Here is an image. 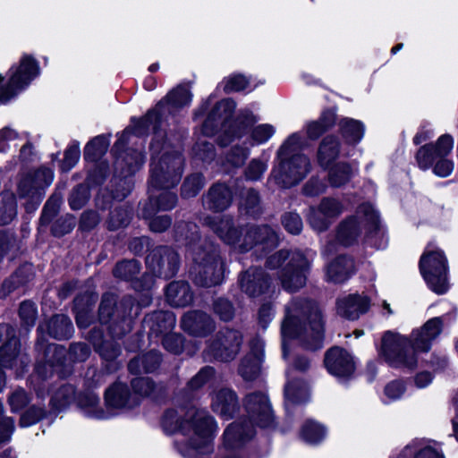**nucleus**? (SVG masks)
Wrapping results in <instances>:
<instances>
[{"label":"nucleus","mask_w":458,"mask_h":458,"mask_svg":"<svg viewBox=\"0 0 458 458\" xmlns=\"http://www.w3.org/2000/svg\"><path fill=\"white\" fill-rule=\"evenodd\" d=\"M162 427L166 433L178 432L175 445L186 457L208 451L216 431V424L208 411L194 407L187 411L183 409L166 411Z\"/></svg>","instance_id":"obj_1"},{"label":"nucleus","mask_w":458,"mask_h":458,"mask_svg":"<svg viewBox=\"0 0 458 458\" xmlns=\"http://www.w3.org/2000/svg\"><path fill=\"white\" fill-rule=\"evenodd\" d=\"M441 329L440 318H434L420 330L414 331L411 340L398 333L387 331L382 337L380 354L392 367L414 369L417 365L416 352H428Z\"/></svg>","instance_id":"obj_2"},{"label":"nucleus","mask_w":458,"mask_h":458,"mask_svg":"<svg viewBox=\"0 0 458 458\" xmlns=\"http://www.w3.org/2000/svg\"><path fill=\"white\" fill-rule=\"evenodd\" d=\"M324 326L321 311L316 302L305 299H293L285 306L282 323V349L286 356V341L300 338L308 348L321 347Z\"/></svg>","instance_id":"obj_3"},{"label":"nucleus","mask_w":458,"mask_h":458,"mask_svg":"<svg viewBox=\"0 0 458 458\" xmlns=\"http://www.w3.org/2000/svg\"><path fill=\"white\" fill-rule=\"evenodd\" d=\"M175 236L178 242L186 241L189 244L188 255L194 262L191 270L194 282L206 287L220 284L224 277V263L214 244L195 242L198 239L197 225L181 223L176 226Z\"/></svg>","instance_id":"obj_4"},{"label":"nucleus","mask_w":458,"mask_h":458,"mask_svg":"<svg viewBox=\"0 0 458 458\" xmlns=\"http://www.w3.org/2000/svg\"><path fill=\"white\" fill-rule=\"evenodd\" d=\"M206 223L225 243L240 251H248L253 247L263 250L278 243L276 233L267 225H248L239 232L230 216L221 215L207 217Z\"/></svg>","instance_id":"obj_5"},{"label":"nucleus","mask_w":458,"mask_h":458,"mask_svg":"<svg viewBox=\"0 0 458 458\" xmlns=\"http://www.w3.org/2000/svg\"><path fill=\"white\" fill-rule=\"evenodd\" d=\"M183 159L179 152L163 155L156 162L153 157L151 164V175L149 181V203L156 202L158 209L169 210L175 207L177 197L174 193L165 191L159 195L155 191L169 189L176 185L182 177Z\"/></svg>","instance_id":"obj_6"},{"label":"nucleus","mask_w":458,"mask_h":458,"mask_svg":"<svg viewBox=\"0 0 458 458\" xmlns=\"http://www.w3.org/2000/svg\"><path fill=\"white\" fill-rule=\"evenodd\" d=\"M303 140L299 133H293L278 150L281 159L279 165L272 171L276 183L283 187H291L299 183L310 173L311 165L309 157L294 153L302 148Z\"/></svg>","instance_id":"obj_7"},{"label":"nucleus","mask_w":458,"mask_h":458,"mask_svg":"<svg viewBox=\"0 0 458 458\" xmlns=\"http://www.w3.org/2000/svg\"><path fill=\"white\" fill-rule=\"evenodd\" d=\"M267 267L271 269L281 267L279 278L283 288L289 292H295L306 284L310 261L299 250H282L267 259Z\"/></svg>","instance_id":"obj_8"},{"label":"nucleus","mask_w":458,"mask_h":458,"mask_svg":"<svg viewBox=\"0 0 458 458\" xmlns=\"http://www.w3.org/2000/svg\"><path fill=\"white\" fill-rule=\"evenodd\" d=\"M0 392L5 386V375L2 369H11L17 377L26 370L30 359L26 353L19 351V341L14 328L10 325L0 326Z\"/></svg>","instance_id":"obj_9"},{"label":"nucleus","mask_w":458,"mask_h":458,"mask_svg":"<svg viewBox=\"0 0 458 458\" xmlns=\"http://www.w3.org/2000/svg\"><path fill=\"white\" fill-rule=\"evenodd\" d=\"M379 227L377 213L369 204L360 205L354 216L343 221L337 232V239L344 245L352 244L360 235L361 229L366 228L369 232L376 231Z\"/></svg>","instance_id":"obj_10"},{"label":"nucleus","mask_w":458,"mask_h":458,"mask_svg":"<svg viewBox=\"0 0 458 458\" xmlns=\"http://www.w3.org/2000/svg\"><path fill=\"white\" fill-rule=\"evenodd\" d=\"M428 246L420 260V269L428 287L435 293L442 294L447 290L446 259L440 250Z\"/></svg>","instance_id":"obj_11"},{"label":"nucleus","mask_w":458,"mask_h":458,"mask_svg":"<svg viewBox=\"0 0 458 458\" xmlns=\"http://www.w3.org/2000/svg\"><path fill=\"white\" fill-rule=\"evenodd\" d=\"M38 63L30 55H24L18 67L10 69V78L5 87L0 88V102L7 103L24 89L38 75Z\"/></svg>","instance_id":"obj_12"},{"label":"nucleus","mask_w":458,"mask_h":458,"mask_svg":"<svg viewBox=\"0 0 458 458\" xmlns=\"http://www.w3.org/2000/svg\"><path fill=\"white\" fill-rule=\"evenodd\" d=\"M242 344V335L240 331L225 328L220 330L208 345L204 352L207 360L229 361L238 354Z\"/></svg>","instance_id":"obj_13"},{"label":"nucleus","mask_w":458,"mask_h":458,"mask_svg":"<svg viewBox=\"0 0 458 458\" xmlns=\"http://www.w3.org/2000/svg\"><path fill=\"white\" fill-rule=\"evenodd\" d=\"M344 203L336 198L325 197L309 208L307 222L317 232H324L344 212Z\"/></svg>","instance_id":"obj_14"},{"label":"nucleus","mask_w":458,"mask_h":458,"mask_svg":"<svg viewBox=\"0 0 458 458\" xmlns=\"http://www.w3.org/2000/svg\"><path fill=\"white\" fill-rule=\"evenodd\" d=\"M191 101V94L187 88L178 87L170 91L165 99L160 101L157 106L148 112V114L140 119L136 124V133H145L150 127L154 131L157 129V123L159 120L161 108L165 104L170 105L173 107H182Z\"/></svg>","instance_id":"obj_15"},{"label":"nucleus","mask_w":458,"mask_h":458,"mask_svg":"<svg viewBox=\"0 0 458 458\" xmlns=\"http://www.w3.org/2000/svg\"><path fill=\"white\" fill-rule=\"evenodd\" d=\"M148 267L157 276L169 279L173 277L179 267L178 254L170 248L158 247L146 258Z\"/></svg>","instance_id":"obj_16"},{"label":"nucleus","mask_w":458,"mask_h":458,"mask_svg":"<svg viewBox=\"0 0 458 458\" xmlns=\"http://www.w3.org/2000/svg\"><path fill=\"white\" fill-rule=\"evenodd\" d=\"M238 283L242 293L250 298H256L270 292V276L259 267H250L239 276Z\"/></svg>","instance_id":"obj_17"},{"label":"nucleus","mask_w":458,"mask_h":458,"mask_svg":"<svg viewBox=\"0 0 458 458\" xmlns=\"http://www.w3.org/2000/svg\"><path fill=\"white\" fill-rule=\"evenodd\" d=\"M324 362L327 371L336 377H349L355 370L352 356L338 346L326 352Z\"/></svg>","instance_id":"obj_18"},{"label":"nucleus","mask_w":458,"mask_h":458,"mask_svg":"<svg viewBox=\"0 0 458 458\" xmlns=\"http://www.w3.org/2000/svg\"><path fill=\"white\" fill-rule=\"evenodd\" d=\"M250 352L239 367V374L246 381H252L259 376L264 358V343L260 338L253 339L250 343Z\"/></svg>","instance_id":"obj_19"},{"label":"nucleus","mask_w":458,"mask_h":458,"mask_svg":"<svg viewBox=\"0 0 458 458\" xmlns=\"http://www.w3.org/2000/svg\"><path fill=\"white\" fill-rule=\"evenodd\" d=\"M54 174L49 168H41L33 174L22 178L18 185V194L21 198L31 197L39 199L41 190L47 187L53 181Z\"/></svg>","instance_id":"obj_20"},{"label":"nucleus","mask_w":458,"mask_h":458,"mask_svg":"<svg viewBox=\"0 0 458 458\" xmlns=\"http://www.w3.org/2000/svg\"><path fill=\"white\" fill-rule=\"evenodd\" d=\"M144 161L145 156L139 150H131L124 157L117 158L115 162V169L118 170L121 168L120 175L124 177L121 182L123 185H126V188L122 193L116 191L114 196L115 199H122L131 191V179H127V177L135 173V171L143 165Z\"/></svg>","instance_id":"obj_21"},{"label":"nucleus","mask_w":458,"mask_h":458,"mask_svg":"<svg viewBox=\"0 0 458 458\" xmlns=\"http://www.w3.org/2000/svg\"><path fill=\"white\" fill-rule=\"evenodd\" d=\"M181 325L184 331L195 336H206L215 329L211 318L196 310L187 312L182 318Z\"/></svg>","instance_id":"obj_22"},{"label":"nucleus","mask_w":458,"mask_h":458,"mask_svg":"<svg viewBox=\"0 0 458 458\" xmlns=\"http://www.w3.org/2000/svg\"><path fill=\"white\" fill-rule=\"evenodd\" d=\"M106 403L108 407L122 409L132 408L139 404V397L129 393L126 385L114 383L106 391Z\"/></svg>","instance_id":"obj_23"},{"label":"nucleus","mask_w":458,"mask_h":458,"mask_svg":"<svg viewBox=\"0 0 458 458\" xmlns=\"http://www.w3.org/2000/svg\"><path fill=\"white\" fill-rule=\"evenodd\" d=\"M369 307V300L367 296L350 294L337 301V312L348 319H357L365 313Z\"/></svg>","instance_id":"obj_24"},{"label":"nucleus","mask_w":458,"mask_h":458,"mask_svg":"<svg viewBox=\"0 0 458 458\" xmlns=\"http://www.w3.org/2000/svg\"><path fill=\"white\" fill-rule=\"evenodd\" d=\"M212 409L225 419H230L238 408L236 394L230 389L223 388L212 397Z\"/></svg>","instance_id":"obj_25"},{"label":"nucleus","mask_w":458,"mask_h":458,"mask_svg":"<svg viewBox=\"0 0 458 458\" xmlns=\"http://www.w3.org/2000/svg\"><path fill=\"white\" fill-rule=\"evenodd\" d=\"M144 323L149 328L152 335L167 334L175 326V316L171 311H157L148 316Z\"/></svg>","instance_id":"obj_26"},{"label":"nucleus","mask_w":458,"mask_h":458,"mask_svg":"<svg viewBox=\"0 0 458 458\" xmlns=\"http://www.w3.org/2000/svg\"><path fill=\"white\" fill-rule=\"evenodd\" d=\"M354 271L353 260L345 256H339L327 268V278L334 283H343Z\"/></svg>","instance_id":"obj_27"},{"label":"nucleus","mask_w":458,"mask_h":458,"mask_svg":"<svg viewBox=\"0 0 458 458\" xmlns=\"http://www.w3.org/2000/svg\"><path fill=\"white\" fill-rule=\"evenodd\" d=\"M232 193L225 184H216L208 191L205 198V206L214 211L225 209L231 203Z\"/></svg>","instance_id":"obj_28"},{"label":"nucleus","mask_w":458,"mask_h":458,"mask_svg":"<svg viewBox=\"0 0 458 458\" xmlns=\"http://www.w3.org/2000/svg\"><path fill=\"white\" fill-rule=\"evenodd\" d=\"M167 301L175 307H184L192 301V293L185 282H173L166 288Z\"/></svg>","instance_id":"obj_29"},{"label":"nucleus","mask_w":458,"mask_h":458,"mask_svg":"<svg viewBox=\"0 0 458 458\" xmlns=\"http://www.w3.org/2000/svg\"><path fill=\"white\" fill-rule=\"evenodd\" d=\"M340 154V142L335 136L325 137L318 149V162L321 166H327L335 161Z\"/></svg>","instance_id":"obj_30"},{"label":"nucleus","mask_w":458,"mask_h":458,"mask_svg":"<svg viewBox=\"0 0 458 458\" xmlns=\"http://www.w3.org/2000/svg\"><path fill=\"white\" fill-rule=\"evenodd\" d=\"M161 361L159 352L151 351L147 354L131 360L128 365L129 370L133 374L141 372H153L157 369Z\"/></svg>","instance_id":"obj_31"},{"label":"nucleus","mask_w":458,"mask_h":458,"mask_svg":"<svg viewBox=\"0 0 458 458\" xmlns=\"http://www.w3.org/2000/svg\"><path fill=\"white\" fill-rule=\"evenodd\" d=\"M335 123V114L333 111L327 110L322 113L317 121L306 124V133L309 139L317 140L324 132L329 130Z\"/></svg>","instance_id":"obj_32"},{"label":"nucleus","mask_w":458,"mask_h":458,"mask_svg":"<svg viewBox=\"0 0 458 458\" xmlns=\"http://www.w3.org/2000/svg\"><path fill=\"white\" fill-rule=\"evenodd\" d=\"M78 403L81 410L88 417L95 419H106L109 417L108 413L99 408V398L94 393L90 392L80 395Z\"/></svg>","instance_id":"obj_33"},{"label":"nucleus","mask_w":458,"mask_h":458,"mask_svg":"<svg viewBox=\"0 0 458 458\" xmlns=\"http://www.w3.org/2000/svg\"><path fill=\"white\" fill-rule=\"evenodd\" d=\"M47 328L48 334L55 339L69 338L72 333V324L70 318L63 314L52 317Z\"/></svg>","instance_id":"obj_34"},{"label":"nucleus","mask_w":458,"mask_h":458,"mask_svg":"<svg viewBox=\"0 0 458 458\" xmlns=\"http://www.w3.org/2000/svg\"><path fill=\"white\" fill-rule=\"evenodd\" d=\"M341 133L350 144H356L363 137L364 127L357 120L344 118L339 123Z\"/></svg>","instance_id":"obj_35"},{"label":"nucleus","mask_w":458,"mask_h":458,"mask_svg":"<svg viewBox=\"0 0 458 458\" xmlns=\"http://www.w3.org/2000/svg\"><path fill=\"white\" fill-rule=\"evenodd\" d=\"M16 216L15 196L13 193H4L0 201V225L9 224Z\"/></svg>","instance_id":"obj_36"},{"label":"nucleus","mask_w":458,"mask_h":458,"mask_svg":"<svg viewBox=\"0 0 458 458\" xmlns=\"http://www.w3.org/2000/svg\"><path fill=\"white\" fill-rule=\"evenodd\" d=\"M352 171L348 164L339 163L331 168L328 180L333 187H341L352 177Z\"/></svg>","instance_id":"obj_37"},{"label":"nucleus","mask_w":458,"mask_h":458,"mask_svg":"<svg viewBox=\"0 0 458 458\" xmlns=\"http://www.w3.org/2000/svg\"><path fill=\"white\" fill-rule=\"evenodd\" d=\"M308 394L307 385L300 380L288 383L284 388V395L286 400L292 403H300L305 400Z\"/></svg>","instance_id":"obj_38"},{"label":"nucleus","mask_w":458,"mask_h":458,"mask_svg":"<svg viewBox=\"0 0 458 458\" xmlns=\"http://www.w3.org/2000/svg\"><path fill=\"white\" fill-rule=\"evenodd\" d=\"M108 142L104 136H98L91 140L84 148V157L89 160H96L107 149Z\"/></svg>","instance_id":"obj_39"},{"label":"nucleus","mask_w":458,"mask_h":458,"mask_svg":"<svg viewBox=\"0 0 458 458\" xmlns=\"http://www.w3.org/2000/svg\"><path fill=\"white\" fill-rule=\"evenodd\" d=\"M140 268V263L136 259L122 261L115 266L114 276L121 279L131 280L139 274Z\"/></svg>","instance_id":"obj_40"},{"label":"nucleus","mask_w":458,"mask_h":458,"mask_svg":"<svg viewBox=\"0 0 458 458\" xmlns=\"http://www.w3.org/2000/svg\"><path fill=\"white\" fill-rule=\"evenodd\" d=\"M326 431L324 428L312 420H307L303 425L301 435L308 443L316 444L324 438Z\"/></svg>","instance_id":"obj_41"},{"label":"nucleus","mask_w":458,"mask_h":458,"mask_svg":"<svg viewBox=\"0 0 458 458\" xmlns=\"http://www.w3.org/2000/svg\"><path fill=\"white\" fill-rule=\"evenodd\" d=\"M204 178L199 174L188 176L182 188V195L184 198L194 197L204 186Z\"/></svg>","instance_id":"obj_42"},{"label":"nucleus","mask_w":458,"mask_h":458,"mask_svg":"<svg viewBox=\"0 0 458 458\" xmlns=\"http://www.w3.org/2000/svg\"><path fill=\"white\" fill-rule=\"evenodd\" d=\"M241 208L245 210L247 214L256 216L259 213V197L254 190H248L241 202Z\"/></svg>","instance_id":"obj_43"},{"label":"nucleus","mask_w":458,"mask_h":458,"mask_svg":"<svg viewBox=\"0 0 458 458\" xmlns=\"http://www.w3.org/2000/svg\"><path fill=\"white\" fill-rule=\"evenodd\" d=\"M275 133V128L271 124L264 123L254 127L251 130L250 137L253 144H263L267 142Z\"/></svg>","instance_id":"obj_44"},{"label":"nucleus","mask_w":458,"mask_h":458,"mask_svg":"<svg viewBox=\"0 0 458 458\" xmlns=\"http://www.w3.org/2000/svg\"><path fill=\"white\" fill-rule=\"evenodd\" d=\"M81 156L79 143H72L64 152V157L61 164V169L64 172L70 171L79 161Z\"/></svg>","instance_id":"obj_45"},{"label":"nucleus","mask_w":458,"mask_h":458,"mask_svg":"<svg viewBox=\"0 0 458 458\" xmlns=\"http://www.w3.org/2000/svg\"><path fill=\"white\" fill-rule=\"evenodd\" d=\"M74 387L72 385H64L56 391L53 396V401L57 407L62 408L68 404L74 398Z\"/></svg>","instance_id":"obj_46"},{"label":"nucleus","mask_w":458,"mask_h":458,"mask_svg":"<svg viewBox=\"0 0 458 458\" xmlns=\"http://www.w3.org/2000/svg\"><path fill=\"white\" fill-rule=\"evenodd\" d=\"M20 318L27 327H33L37 318V310L31 301H23L19 310Z\"/></svg>","instance_id":"obj_47"},{"label":"nucleus","mask_w":458,"mask_h":458,"mask_svg":"<svg viewBox=\"0 0 458 458\" xmlns=\"http://www.w3.org/2000/svg\"><path fill=\"white\" fill-rule=\"evenodd\" d=\"M285 230L292 234H299L303 227L302 220L297 213H287L282 217Z\"/></svg>","instance_id":"obj_48"},{"label":"nucleus","mask_w":458,"mask_h":458,"mask_svg":"<svg viewBox=\"0 0 458 458\" xmlns=\"http://www.w3.org/2000/svg\"><path fill=\"white\" fill-rule=\"evenodd\" d=\"M131 386L134 391L132 394L139 398L148 395L154 389V384L149 377H136L131 380Z\"/></svg>","instance_id":"obj_49"},{"label":"nucleus","mask_w":458,"mask_h":458,"mask_svg":"<svg viewBox=\"0 0 458 458\" xmlns=\"http://www.w3.org/2000/svg\"><path fill=\"white\" fill-rule=\"evenodd\" d=\"M115 299L114 295L106 293L103 295L99 306V319L102 323H107L114 312Z\"/></svg>","instance_id":"obj_50"},{"label":"nucleus","mask_w":458,"mask_h":458,"mask_svg":"<svg viewBox=\"0 0 458 458\" xmlns=\"http://www.w3.org/2000/svg\"><path fill=\"white\" fill-rule=\"evenodd\" d=\"M436 157V154L433 151V146L431 145H425L421 147L416 156L419 166L423 170L428 169L432 165Z\"/></svg>","instance_id":"obj_51"},{"label":"nucleus","mask_w":458,"mask_h":458,"mask_svg":"<svg viewBox=\"0 0 458 458\" xmlns=\"http://www.w3.org/2000/svg\"><path fill=\"white\" fill-rule=\"evenodd\" d=\"M75 226V219L72 216H66L57 219L52 226V233L55 236H62L70 233Z\"/></svg>","instance_id":"obj_52"},{"label":"nucleus","mask_w":458,"mask_h":458,"mask_svg":"<svg viewBox=\"0 0 458 458\" xmlns=\"http://www.w3.org/2000/svg\"><path fill=\"white\" fill-rule=\"evenodd\" d=\"M214 376V369L211 367H205L199 370L189 382L188 387L196 390L201 387Z\"/></svg>","instance_id":"obj_53"},{"label":"nucleus","mask_w":458,"mask_h":458,"mask_svg":"<svg viewBox=\"0 0 458 458\" xmlns=\"http://www.w3.org/2000/svg\"><path fill=\"white\" fill-rule=\"evenodd\" d=\"M267 170V164L259 159H253L248 165L245 175L248 180L257 181L259 180L265 171Z\"/></svg>","instance_id":"obj_54"},{"label":"nucleus","mask_w":458,"mask_h":458,"mask_svg":"<svg viewBox=\"0 0 458 458\" xmlns=\"http://www.w3.org/2000/svg\"><path fill=\"white\" fill-rule=\"evenodd\" d=\"M249 85V80L242 74L230 76L225 81V91H240L245 89Z\"/></svg>","instance_id":"obj_55"},{"label":"nucleus","mask_w":458,"mask_h":458,"mask_svg":"<svg viewBox=\"0 0 458 458\" xmlns=\"http://www.w3.org/2000/svg\"><path fill=\"white\" fill-rule=\"evenodd\" d=\"M3 404L0 403V443L9 440L14 429L13 420L9 417H3Z\"/></svg>","instance_id":"obj_56"},{"label":"nucleus","mask_w":458,"mask_h":458,"mask_svg":"<svg viewBox=\"0 0 458 458\" xmlns=\"http://www.w3.org/2000/svg\"><path fill=\"white\" fill-rule=\"evenodd\" d=\"M275 317V310L270 302L263 303L258 310V322L262 328H267Z\"/></svg>","instance_id":"obj_57"},{"label":"nucleus","mask_w":458,"mask_h":458,"mask_svg":"<svg viewBox=\"0 0 458 458\" xmlns=\"http://www.w3.org/2000/svg\"><path fill=\"white\" fill-rule=\"evenodd\" d=\"M183 340L182 337L179 335H169L168 333L165 335L163 338V345L164 347L173 352V353H180L183 348Z\"/></svg>","instance_id":"obj_58"},{"label":"nucleus","mask_w":458,"mask_h":458,"mask_svg":"<svg viewBox=\"0 0 458 458\" xmlns=\"http://www.w3.org/2000/svg\"><path fill=\"white\" fill-rule=\"evenodd\" d=\"M214 310L223 320H230L233 317V305L225 299H218L215 301Z\"/></svg>","instance_id":"obj_59"},{"label":"nucleus","mask_w":458,"mask_h":458,"mask_svg":"<svg viewBox=\"0 0 458 458\" xmlns=\"http://www.w3.org/2000/svg\"><path fill=\"white\" fill-rule=\"evenodd\" d=\"M96 349L105 360H114L120 352V347L113 342H105L100 345L96 344Z\"/></svg>","instance_id":"obj_60"},{"label":"nucleus","mask_w":458,"mask_h":458,"mask_svg":"<svg viewBox=\"0 0 458 458\" xmlns=\"http://www.w3.org/2000/svg\"><path fill=\"white\" fill-rule=\"evenodd\" d=\"M88 193L86 188L83 186H78L72 192L69 203L72 209H80L87 201Z\"/></svg>","instance_id":"obj_61"},{"label":"nucleus","mask_w":458,"mask_h":458,"mask_svg":"<svg viewBox=\"0 0 458 458\" xmlns=\"http://www.w3.org/2000/svg\"><path fill=\"white\" fill-rule=\"evenodd\" d=\"M453 145L454 140L452 137L449 135H443L438 139L436 147H433V151L437 157H443L451 152Z\"/></svg>","instance_id":"obj_62"},{"label":"nucleus","mask_w":458,"mask_h":458,"mask_svg":"<svg viewBox=\"0 0 458 458\" xmlns=\"http://www.w3.org/2000/svg\"><path fill=\"white\" fill-rule=\"evenodd\" d=\"M44 415V411L40 408L31 407L24 412L20 420L21 427H29L38 422Z\"/></svg>","instance_id":"obj_63"},{"label":"nucleus","mask_w":458,"mask_h":458,"mask_svg":"<svg viewBox=\"0 0 458 458\" xmlns=\"http://www.w3.org/2000/svg\"><path fill=\"white\" fill-rule=\"evenodd\" d=\"M90 354V348L87 344L77 343L70 347L71 359L76 361H84Z\"/></svg>","instance_id":"obj_64"}]
</instances>
